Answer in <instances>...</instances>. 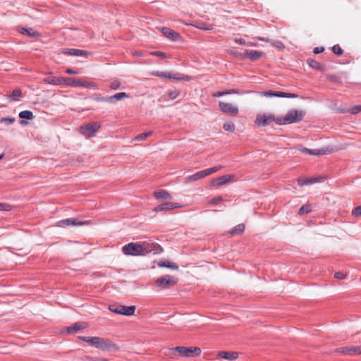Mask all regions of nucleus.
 Here are the masks:
<instances>
[{
    "label": "nucleus",
    "instance_id": "nucleus-55",
    "mask_svg": "<svg viewBox=\"0 0 361 361\" xmlns=\"http://www.w3.org/2000/svg\"><path fill=\"white\" fill-rule=\"evenodd\" d=\"M334 276L338 279H343L345 277V275L342 272H336Z\"/></svg>",
    "mask_w": 361,
    "mask_h": 361
},
{
    "label": "nucleus",
    "instance_id": "nucleus-64",
    "mask_svg": "<svg viewBox=\"0 0 361 361\" xmlns=\"http://www.w3.org/2000/svg\"><path fill=\"white\" fill-rule=\"evenodd\" d=\"M96 101H97V102H108L107 99L102 97H97L96 99Z\"/></svg>",
    "mask_w": 361,
    "mask_h": 361
},
{
    "label": "nucleus",
    "instance_id": "nucleus-17",
    "mask_svg": "<svg viewBox=\"0 0 361 361\" xmlns=\"http://www.w3.org/2000/svg\"><path fill=\"white\" fill-rule=\"evenodd\" d=\"M204 177H206V175L204 173V170H202V171H198L192 175L188 176L185 178V183H188L196 181V180H198Z\"/></svg>",
    "mask_w": 361,
    "mask_h": 361
},
{
    "label": "nucleus",
    "instance_id": "nucleus-62",
    "mask_svg": "<svg viewBox=\"0 0 361 361\" xmlns=\"http://www.w3.org/2000/svg\"><path fill=\"white\" fill-rule=\"evenodd\" d=\"M298 97V95L292 93H286V98H296Z\"/></svg>",
    "mask_w": 361,
    "mask_h": 361
},
{
    "label": "nucleus",
    "instance_id": "nucleus-45",
    "mask_svg": "<svg viewBox=\"0 0 361 361\" xmlns=\"http://www.w3.org/2000/svg\"><path fill=\"white\" fill-rule=\"evenodd\" d=\"M168 94L171 99H174L179 95V92L177 90L170 91Z\"/></svg>",
    "mask_w": 361,
    "mask_h": 361
},
{
    "label": "nucleus",
    "instance_id": "nucleus-46",
    "mask_svg": "<svg viewBox=\"0 0 361 361\" xmlns=\"http://www.w3.org/2000/svg\"><path fill=\"white\" fill-rule=\"evenodd\" d=\"M350 112L352 114H356L359 112H361V105L355 106L351 109Z\"/></svg>",
    "mask_w": 361,
    "mask_h": 361
},
{
    "label": "nucleus",
    "instance_id": "nucleus-1",
    "mask_svg": "<svg viewBox=\"0 0 361 361\" xmlns=\"http://www.w3.org/2000/svg\"><path fill=\"white\" fill-rule=\"evenodd\" d=\"M95 343L96 348L100 349L103 351H108L111 353L117 352L119 349L118 346L107 338L98 337L97 341Z\"/></svg>",
    "mask_w": 361,
    "mask_h": 361
},
{
    "label": "nucleus",
    "instance_id": "nucleus-18",
    "mask_svg": "<svg viewBox=\"0 0 361 361\" xmlns=\"http://www.w3.org/2000/svg\"><path fill=\"white\" fill-rule=\"evenodd\" d=\"M300 151L302 152V153H305V154H311V155H321V154H326L327 153V150L325 149H308V148H306V147H302Z\"/></svg>",
    "mask_w": 361,
    "mask_h": 361
},
{
    "label": "nucleus",
    "instance_id": "nucleus-4",
    "mask_svg": "<svg viewBox=\"0 0 361 361\" xmlns=\"http://www.w3.org/2000/svg\"><path fill=\"white\" fill-rule=\"evenodd\" d=\"M145 249V245H140L135 243H130L123 247V252L127 255H141Z\"/></svg>",
    "mask_w": 361,
    "mask_h": 361
},
{
    "label": "nucleus",
    "instance_id": "nucleus-51",
    "mask_svg": "<svg viewBox=\"0 0 361 361\" xmlns=\"http://www.w3.org/2000/svg\"><path fill=\"white\" fill-rule=\"evenodd\" d=\"M221 200H222V197H216L212 198L211 200V201H210V203L212 204H218Z\"/></svg>",
    "mask_w": 361,
    "mask_h": 361
},
{
    "label": "nucleus",
    "instance_id": "nucleus-8",
    "mask_svg": "<svg viewBox=\"0 0 361 361\" xmlns=\"http://www.w3.org/2000/svg\"><path fill=\"white\" fill-rule=\"evenodd\" d=\"M305 115L302 110H290L285 116V120L288 123H295L301 121Z\"/></svg>",
    "mask_w": 361,
    "mask_h": 361
},
{
    "label": "nucleus",
    "instance_id": "nucleus-22",
    "mask_svg": "<svg viewBox=\"0 0 361 361\" xmlns=\"http://www.w3.org/2000/svg\"><path fill=\"white\" fill-rule=\"evenodd\" d=\"M84 80H78V79H74L71 78H66V85L71 86V87H82V85H86L85 82H83Z\"/></svg>",
    "mask_w": 361,
    "mask_h": 361
},
{
    "label": "nucleus",
    "instance_id": "nucleus-57",
    "mask_svg": "<svg viewBox=\"0 0 361 361\" xmlns=\"http://www.w3.org/2000/svg\"><path fill=\"white\" fill-rule=\"evenodd\" d=\"M324 51V49L323 47H316L314 49V54H320L322 53Z\"/></svg>",
    "mask_w": 361,
    "mask_h": 361
},
{
    "label": "nucleus",
    "instance_id": "nucleus-35",
    "mask_svg": "<svg viewBox=\"0 0 361 361\" xmlns=\"http://www.w3.org/2000/svg\"><path fill=\"white\" fill-rule=\"evenodd\" d=\"M307 63L310 67H312L314 69L319 70L321 68V65L319 62H317L315 60L313 59H308Z\"/></svg>",
    "mask_w": 361,
    "mask_h": 361
},
{
    "label": "nucleus",
    "instance_id": "nucleus-59",
    "mask_svg": "<svg viewBox=\"0 0 361 361\" xmlns=\"http://www.w3.org/2000/svg\"><path fill=\"white\" fill-rule=\"evenodd\" d=\"M83 82H85V84H86V85H82V87H94L95 85H94V83L93 82H87V81H83Z\"/></svg>",
    "mask_w": 361,
    "mask_h": 361
},
{
    "label": "nucleus",
    "instance_id": "nucleus-6",
    "mask_svg": "<svg viewBox=\"0 0 361 361\" xmlns=\"http://www.w3.org/2000/svg\"><path fill=\"white\" fill-rule=\"evenodd\" d=\"M176 283L175 279L169 275H164L155 281V285L159 289L169 288Z\"/></svg>",
    "mask_w": 361,
    "mask_h": 361
},
{
    "label": "nucleus",
    "instance_id": "nucleus-43",
    "mask_svg": "<svg viewBox=\"0 0 361 361\" xmlns=\"http://www.w3.org/2000/svg\"><path fill=\"white\" fill-rule=\"evenodd\" d=\"M271 44L278 49H283L284 47L283 42L279 40H271Z\"/></svg>",
    "mask_w": 361,
    "mask_h": 361
},
{
    "label": "nucleus",
    "instance_id": "nucleus-7",
    "mask_svg": "<svg viewBox=\"0 0 361 361\" xmlns=\"http://www.w3.org/2000/svg\"><path fill=\"white\" fill-rule=\"evenodd\" d=\"M99 128L100 124L97 122L89 123L80 126V133L85 137H91L94 136L95 133L98 131Z\"/></svg>",
    "mask_w": 361,
    "mask_h": 361
},
{
    "label": "nucleus",
    "instance_id": "nucleus-58",
    "mask_svg": "<svg viewBox=\"0 0 361 361\" xmlns=\"http://www.w3.org/2000/svg\"><path fill=\"white\" fill-rule=\"evenodd\" d=\"M286 92H276L275 97H286Z\"/></svg>",
    "mask_w": 361,
    "mask_h": 361
},
{
    "label": "nucleus",
    "instance_id": "nucleus-32",
    "mask_svg": "<svg viewBox=\"0 0 361 361\" xmlns=\"http://www.w3.org/2000/svg\"><path fill=\"white\" fill-rule=\"evenodd\" d=\"M245 230V225L243 224H238L235 228L232 229V231L230 232L231 234H240L242 233Z\"/></svg>",
    "mask_w": 361,
    "mask_h": 361
},
{
    "label": "nucleus",
    "instance_id": "nucleus-53",
    "mask_svg": "<svg viewBox=\"0 0 361 361\" xmlns=\"http://www.w3.org/2000/svg\"><path fill=\"white\" fill-rule=\"evenodd\" d=\"M263 94L267 97H275L276 92L269 90V91L264 92Z\"/></svg>",
    "mask_w": 361,
    "mask_h": 361
},
{
    "label": "nucleus",
    "instance_id": "nucleus-38",
    "mask_svg": "<svg viewBox=\"0 0 361 361\" xmlns=\"http://www.w3.org/2000/svg\"><path fill=\"white\" fill-rule=\"evenodd\" d=\"M311 212V207L310 205H302L299 209V214H308Z\"/></svg>",
    "mask_w": 361,
    "mask_h": 361
},
{
    "label": "nucleus",
    "instance_id": "nucleus-31",
    "mask_svg": "<svg viewBox=\"0 0 361 361\" xmlns=\"http://www.w3.org/2000/svg\"><path fill=\"white\" fill-rule=\"evenodd\" d=\"M195 27L198 29L203 30H212V25L207 24L204 22H200L197 23L195 25Z\"/></svg>",
    "mask_w": 361,
    "mask_h": 361
},
{
    "label": "nucleus",
    "instance_id": "nucleus-3",
    "mask_svg": "<svg viewBox=\"0 0 361 361\" xmlns=\"http://www.w3.org/2000/svg\"><path fill=\"white\" fill-rule=\"evenodd\" d=\"M152 75L161 78L173 79L178 81H189L191 79L189 75L175 74L169 71H154L152 73Z\"/></svg>",
    "mask_w": 361,
    "mask_h": 361
},
{
    "label": "nucleus",
    "instance_id": "nucleus-11",
    "mask_svg": "<svg viewBox=\"0 0 361 361\" xmlns=\"http://www.w3.org/2000/svg\"><path fill=\"white\" fill-rule=\"evenodd\" d=\"M181 207V204L179 203L175 202H164L163 204H159L154 207V212H161L166 210H171L176 208Z\"/></svg>",
    "mask_w": 361,
    "mask_h": 361
},
{
    "label": "nucleus",
    "instance_id": "nucleus-13",
    "mask_svg": "<svg viewBox=\"0 0 361 361\" xmlns=\"http://www.w3.org/2000/svg\"><path fill=\"white\" fill-rule=\"evenodd\" d=\"M262 56V52L257 50H245L242 57L243 59H249L251 61H255Z\"/></svg>",
    "mask_w": 361,
    "mask_h": 361
},
{
    "label": "nucleus",
    "instance_id": "nucleus-23",
    "mask_svg": "<svg viewBox=\"0 0 361 361\" xmlns=\"http://www.w3.org/2000/svg\"><path fill=\"white\" fill-rule=\"evenodd\" d=\"M66 78L48 77L44 81L49 84L61 85L66 84Z\"/></svg>",
    "mask_w": 361,
    "mask_h": 361
},
{
    "label": "nucleus",
    "instance_id": "nucleus-39",
    "mask_svg": "<svg viewBox=\"0 0 361 361\" xmlns=\"http://www.w3.org/2000/svg\"><path fill=\"white\" fill-rule=\"evenodd\" d=\"M223 128L226 131L233 132L235 130V125L231 122L225 123Z\"/></svg>",
    "mask_w": 361,
    "mask_h": 361
},
{
    "label": "nucleus",
    "instance_id": "nucleus-36",
    "mask_svg": "<svg viewBox=\"0 0 361 361\" xmlns=\"http://www.w3.org/2000/svg\"><path fill=\"white\" fill-rule=\"evenodd\" d=\"M221 168H222L221 166H214V167H212L209 169H207L204 170V171L206 176H207L212 173H214L218 171Z\"/></svg>",
    "mask_w": 361,
    "mask_h": 361
},
{
    "label": "nucleus",
    "instance_id": "nucleus-49",
    "mask_svg": "<svg viewBox=\"0 0 361 361\" xmlns=\"http://www.w3.org/2000/svg\"><path fill=\"white\" fill-rule=\"evenodd\" d=\"M233 40L236 44H238L240 45H246L247 44L246 41L242 38H235Z\"/></svg>",
    "mask_w": 361,
    "mask_h": 361
},
{
    "label": "nucleus",
    "instance_id": "nucleus-28",
    "mask_svg": "<svg viewBox=\"0 0 361 361\" xmlns=\"http://www.w3.org/2000/svg\"><path fill=\"white\" fill-rule=\"evenodd\" d=\"M83 328L84 326L82 325L80 323H75L74 324L68 326L66 331L68 334H71L77 332L79 330L82 329Z\"/></svg>",
    "mask_w": 361,
    "mask_h": 361
},
{
    "label": "nucleus",
    "instance_id": "nucleus-34",
    "mask_svg": "<svg viewBox=\"0 0 361 361\" xmlns=\"http://www.w3.org/2000/svg\"><path fill=\"white\" fill-rule=\"evenodd\" d=\"M82 341L90 343L92 346L95 347V343L97 341L98 337H82Z\"/></svg>",
    "mask_w": 361,
    "mask_h": 361
},
{
    "label": "nucleus",
    "instance_id": "nucleus-47",
    "mask_svg": "<svg viewBox=\"0 0 361 361\" xmlns=\"http://www.w3.org/2000/svg\"><path fill=\"white\" fill-rule=\"evenodd\" d=\"M87 361H109L106 358H99V357H89L87 358Z\"/></svg>",
    "mask_w": 361,
    "mask_h": 361
},
{
    "label": "nucleus",
    "instance_id": "nucleus-21",
    "mask_svg": "<svg viewBox=\"0 0 361 361\" xmlns=\"http://www.w3.org/2000/svg\"><path fill=\"white\" fill-rule=\"evenodd\" d=\"M19 32L20 34L30 37H35L39 36L38 32L35 31L32 28L20 27Z\"/></svg>",
    "mask_w": 361,
    "mask_h": 361
},
{
    "label": "nucleus",
    "instance_id": "nucleus-10",
    "mask_svg": "<svg viewBox=\"0 0 361 361\" xmlns=\"http://www.w3.org/2000/svg\"><path fill=\"white\" fill-rule=\"evenodd\" d=\"M219 106L222 112L224 114L236 116L238 114V109L232 104L224 102H219Z\"/></svg>",
    "mask_w": 361,
    "mask_h": 361
},
{
    "label": "nucleus",
    "instance_id": "nucleus-14",
    "mask_svg": "<svg viewBox=\"0 0 361 361\" xmlns=\"http://www.w3.org/2000/svg\"><path fill=\"white\" fill-rule=\"evenodd\" d=\"M141 245H145V249L143 250V255L147 252H154V253H157L159 251H162V248L161 246L158 245H154L153 243H149L147 242H143Z\"/></svg>",
    "mask_w": 361,
    "mask_h": 361
},
{
    "label": "nucleus",
    "instance_id": "nucleus-40",
    "mask_svg": "<svg viewBox=\"0 0 361 361\" xmlns=\"http://www.w3.org/2000/svg\"><path fill=\"white\" fill-rule=\"evenodd\" d=\"M121 85V82L118 80H113L109 85V87L113 90H116L119 89Z\"/></svg>",
    "mask_w": 361,
    "mask_h": 361
},
{
    "label": "nucleus",
    "instance_id": "nucleus-56",
    "mask_svg": "<svg viewBox=\"0 0 361 361\" xmlns=\"http://www.w3.org/2000/svg\"><path fill=\"white\" fill-rule=\"evenodd\" d=\"M66 73L69 75H77L78 74V72L73 70L72 68H67L66 71Z\"/></svg>",
    "mask_w": 361,
    "mask_h": 361
},
{
    "label": "nucleus",
    "instance_id": "nucleus-25",
    "mask_svg": "<svg viewBox=\"0 0 361 361\" xmlns=\"http://www.w3.org/2000/svg\"><path fill=\"white\" fill-rule=\"evenodd\" d=\"M319 179H320V178H307L305 179H304L302 178H299L298 179V183L300 186H304V185H311V184L315 183Z\"/></svg>",
    "mask_w": 361,
    "mask_h": 361
},
{
    "label": "nucleus",
    "instance_id": "nucleus-44",
    "mask_svg": "<svg viewBox=\"0 0 361 361\" xmlns=\"http://www.w3.org/2000/svg\"><path fill=\"white\" fill-rule=\"evenodd\" d=\"M11 206L6 203H0V211H10Z\"/></svg>",
    "mask_w": 361,
    "mask_h": 361
},
{
    "label": "nucleus",
    "instance_id": "nucleus-15",
    "mask_svg": "<svg viewBox=\"0 0 361 361\" xmlns=\"http://www.w3.org/2000/svg\"><path fill=\"white\" fill-rule=\"evenodd\" d=\"M218 356L220 358L233 361L237 359L238 353L236 352L220 351L218 354Z\"/></svg>",
    "mask_w": 361,
    "mask_h": 361
},
{
    "label": "nucleus",
    "instance_id": "nucleus-9",
    "mask_svg": "<svg viewBox=\"0 0 361 361\" xmlns=\"http://www.w3.org/2000/svg\"><path fill=\"white\" fill-rule=\"evenodd\" d=\"M276 120L273 114H259L257 115L255 124L258 126H267Z\"/></svg>",
    "mask_w": 361,
    "mask_h": 361
},
{
    "label": "nucleus",
    "instance_id": "nucleus-52",
    "mask_svg": "<svg viewBox=\"0 0 361 361\" xmlns=\"http://www.w3.org/2000/svg\"><path fill=\"white\" fill-rule=\"evenodd\" d=\"M153 55L154 56H159L161 58H166V54L164 53V52H162V51H154L152 53Z\"/></svg>",
    "mask_w": 361,
    "mask_h": 361
},
{
    "label": "nucleus",
    "instance_id": "nucleus-42",
    "mask_svg": "<svg viewBox=\"0 0 361 361\" xmlns=\"http://www.w3.org/2000/svg\"><path fill=\"white\" fill-rule=\"evenodd\" d=\"M14 121H15L14 118H9V117H4V118H1L0 120L1 123H4L8 126L11 125Z\"/></svg>",
    "mask_w": 361,
    "mask_h": 361
},
{
    "label": "nucleus",
    "instance_id": "nucleus-16",
    "mask_svg": "<svg viewBox=\"0 0 361 361\" xmlns=\"http://www.w3.org/2000/svg\"><path fill=\"white\" fill-rule=\"evenodd\" d=\"M233 178V176L232 175H227L219 177L218 178L213 180L212 185L215 186L222 185L224 184L228 183Z\"/></svg>",
    "mask_w": 361,
    "mask_h": 361
},
{
    "label": "nucleus",
    "instance_id": "nucleus-5",
    "mask_svg": "<svg viewBox=\"0 0 361 361\" xmlns=\"http://www.w3.org/2000/svg\"><path fill=\"white\" fill-rule=\"evenodd\" d=\"M109 310L116 314L126 316L133 315L135 311V306H124L118 305H110Z\"/></svg>",
    "mask_w": 361,
    "mask_h": 361
},
{
    "label": "nucleus",
    "instance_id": "nucleus-30",
    "mask_svg": "<svg viewBox=\"0 0 361 361\" xmlns=\"http://www.w3.org/2000/svg\"><path fill=\"white\" fill-rule=\"evenodd\" d=\"M19 117L20 118H26L31 120L34 118V115L31 111L25 110L19 113Z\"/></svg>",
    "mask_w": 361,
    "mask_h": 361
},
{
    "label": "nucleus",
    "instance_id": "nucleus-26",
    "mask_svg": "<svg viewBox=\"0 0 361 361\" xmlns=\"http://www.w3.org/2000/svg\"><path fill=\"white\" fill-rule=\"evenodd\" d=\"M59 226H80L82 225L83 223L82 221H77L74 219H66L61 220L59 222Z\"/></svg>",
    "mask_w": 361,
    "mask_h": 361
},
{
    "label": "nucleus",
    "instance_id": "nucleus-12",
    "mask_svg": "<svg viewBox=\"0 0 361 361\" xmlns=\"http://www.w3.org/2000/svg\"><path fill=\"white\" fill-rule=\"evenodd\" d=\"M161 31L166 37L171 41L176 42L180 39V35L178 32L169 27H161Z\"/></svg>",
    "mask_w": 361,
    "mask_h": 361
},
{
    "label": "nucleus",
    "instance_id": "nucleus-60",
    "mask_svg": "<svg viewBox=\"0 0 361 361\" xmlns=\"http://www.w3.org/2000/svg\"><path fill=\"white\" fill-rule=\"evenodd\" d=\"M224 95H225V93H224V92H216L213 94V96L214 97H222V96H224Z\"/></svg>",
    "mask_w": 361,
    "mask_h": 361
},
{
    "label": "nucleus",
    "instance_id": "nucleus-37",
    "mask_svg": "<svg viewBox=\"0 0 361 361\" xmlns=\"http://www.w3.org/2000/svg\"><path fill=\"white\" fill-rule=\"evenodd\" d=\"M152 134V132H145L137 135L135 138V140L137 141H143L145 140L149 135Z\"/></svg>",
    "mask_w": 361,
    "mask_h": 361
},
{
    "label": "nucleus",
    "instance_id": "nucleus-24",
    "mask_svg": "<svg viewBox=\"0 0 361 361\" xmlns=\"http://www.w3.org/2000/svg\"><path fill=\"white\" fill-rule=\"evenodd\" d=\"M128 98L126 92H118L107 98L109 102L114 103L116 101L123 100Z\"/></svg>",
    "mask_w": 361,
    "mask_h": 361
},
{
    "label": "nucleus",
    "instance_id": "nucleus-19",
    "mask_svg": "<svg viewBox=\"0 0 361 361\" xmlns=\"http://www.w3.org/2000/svg\"><path fill=\"white\" fill-rule=\"evenodd\" d=\"M154 195L157 200L171 199V195L164 190H157L154 192Z\"/></svg>",
    "mask_w": 361,
    "mask_h": 361
},
{
    "label": "nucleus",
    "instance_id": "nucleus-27",
    "mask_svg": "<svg viewBox=\"0 0 361 361\" xmlns=\"http://www.w3.org/2000/svg\"><path fill=\"white\" fill-rule=\"evenodd\" d=\"M361 355V345L349 346L346 349V355L355 356Z\"/></svg>",
    "mask_w": 361,
    "mask_h": 361
},
{
    "label": "nucleus",
    "instance_id": "nucleus-20",
    "mask_svg": "<svg viewBox=\"0 0 361 361\" xmlns=\"http://www.w3.org/2000/svg\"><path fill=\"white\" fill-rule=\"evenodd\" d=\"M63 53L70 56H82L87 55V51L78 49H65Z\"/></svg>",
    "mask_w": 361,
    "mask_h": 361
},
{
    "label": "nucleus",
    "instance_id": "nucleus-61",
    "mask_svg": "<svg viewBox=\"0 0 361 361\" xmlns=\"http://www.w3.org/2000/svg\"><path fill=\"white\" fill-rule=\"evenodd\" d=\"M223 92H224V93H225V95L237 93V91L235 90H225V91H223Z\"/></svg>",
    "mask_w": 361,
    "mask_h": 361
},
{
    "label": "nucleus",
    "instance_id": "nucleus-41",
    "mask_svg": "<svg viewBox=\"0 0 361 361\" xmlns=\"http://www.w3.org/2000/svg\"><path fill=\"white\" fill-rule=\"evenodd\" d=\"M332 51L338 56H340L343 53V49L338 44H336L332 47Z\"/></svg>",
    "mask_w": 361,
    "mask_h": 361
},
{
    "label": "nucleus",
    "instance_id": "nucleus-54",
    "mask_svg": "<svg viewBox=\"0 0 361 361\" xmlns=\"http://www.w3.org/2000/svg\"><path fill=\"white\" fill-rule=\"evenodd\" d=\"M346 349H348V347H345H345L338 348L335 350V352L346 355Z\"/></svg>",
    "mask_w": 361,
    "mask_h": 361
},
{
    "label": "nucleus",
    "instance_id": "nucleus-29",
    "mask_svg": "<svg viewBox=\"0 0 361 361\" xmlns=\"http://www.w3.org/2000/svg\"><path fill=\"white\" fill-rule=\"evenodd\" d=\"M22 96V92L20 89H15L11 94L7 95V97L12 101H17Z\"/></svg>",
    "mask_w": 361,
    "mask_h": 361
},
{
    "label": "nucleus",
    "instance_id": "nucleus-48",
    "mask_svg": "<svg viewBox=\"0 0 361 361\" xmlns=\"http://www.w3.org/2000/svg\"><path fill=\"white\" fill-rule=\"evenodd\" d=\"M274 121H276L279 125H285V124L288 123L286 122V121L285 120V116L281 117V118H276V120Z\"/></svg>",
    "mask_w": 361,
    "mask_h": 361
},
{
    "label": "nucleus",
    "instance_id": "nucleus-63",
    "mask_svg": "<svg viewBox=\"0 0 361 361\" xmlns=\"http://www.w3.org/2000/svg\"><path fill=\"white\" fill-rule=\"evenodd\" d=\"M258 39L260 41L267 42H270V43H271V39H269L268 38H265V37H258Z\"/></svg>",
    "mask_w": 361,
    "mask_h": 361
},
{
    "label": "nucleus",
    "instance_id": "nucleus-2",
    "mask_svg": "<svg viewBox=\"0 0 361 361\" xmlns=\"http://www.w3.org/2000/svg\"><path fill=\"white\" fill-rule=\"evenodd\" d=\"M171 350L178 352L179 355L185 357H192L199 356L201 354V349L199 347H184L176 346Z\"/></svg>",
    "mask_w": 361,
    "mask_h": 361
},
{
    "label": "nucleus",
    "instance_id": "nucleus-50",
    "mask_svg": "<svg viewBox=\"0 0 361 361\" xmlns=\"http://www.w3.org/2000/svg\"><path fill=\"white\" fill-rule=\"evenodd\" d=\"M353 214L356 216H361V206H358L353 211Z\"/></svg>",
    "mask_w": 361,
    "mask_h": 361
},
{
    "label": "nucleus",
    "instance_id": "nucleus-33",
    "mask_svg": "<svg viewBox=\"0 0 361 361\" xmlns=\"http://www.w3.org/2000/svg\"><path fill=\"white\" fill-rule=\"evenodd\" d=\"M159 267L171 268L172 269H178V266L176 263L171 262L169 261H166L161 264H159Z\"/></svg>",
    "mask_w": 361,
    "mask_h": 361
}]
</instances>
